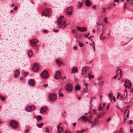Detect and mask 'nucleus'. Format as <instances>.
<instances>
[{"label":"nucleus","instance_id":"nucleus-34","mask_svg":"<svg viewBox=\"0 0 133 133\" xmlns=\"http://www.w3.org/2000/svg\"><path fill=\"white\" fill-rule=\"evenodd\" d=\"M61 124V123H60L59 125H58L57 127V129L59 133H61V131L59 130V128L60 127V125Z\"/></svg>","mask_w":133,"mask_h":133},{"label":"nucleus","instance_id":"nucleus-30","mask_svg":"<svg viewBox=\"0 0 133 133\" xmlns=\"http://www.w3.org/2000/svg\"><path fill=\"white\" fill-rule=\"evenodd\" d=\"M99 39L101 41H103L104 39H106V38L104 37L103 36L99 37Z\"/></svg>","mask_w":133,"mask_h":133},{"label":"nucleus","instance_id":"nucleus-26","mask_svg":"<svg viewBox=\"0 0 133 133\" xmlns=\"http://www.w3.org/2000/svg\"><path fill=\"white\" fill-rule=\"evenodd\" d=\"M32 55V50L29 51L28 53V55L29 57H31Z\"/></svg>","mask_w":133,"mask_h":133},{"label":"nucleus","instance_id":"nucleus-35","mask_svg":"<svg viewBox=\"0 0 133 133\" xmlns=\"http://www.w3.org/2000/svg\"><path fill=\"white\" fill-rule=\"evenodd\" d=\"M0 98L2 101H4L5 100V97H3L1 95L0 96Z\"/></svg>","mask_w":133,"mask_h":133},{"label":"nucleus","instance_id":"nucleus-23","mask_svg":"<svg viewBox=\"0 0 133 133\" xmlns=\"http://www.w3.org/2000/svg\"><path fill=\"white\" fill-rule=\"evenodd\" d=\"M80 87L78 84L76 86L75 88V90L76 91H77L78 90H80Z\"/></svg>","mask_w":133,"mask_h":133},{"label":"nucleus","instance_id":"nucleus-40","mask_svg":"<svg viewBox=\"0 0 133 133\" xmlns=\"http://www.w3.org/2000/svg\"><path fill=\"white\" fill-rule=\"evenodd\" d=\"M104 21L105 23H107V17H105L104 18Z\"/></svg>","mask_w":133,"mask_h":133},{"label":"nucleus","instance_id":"nucleus-62","mask_svg":"<svg viewBox=\"0 0 133 133\" xmlns=\"http://www.w3.org/2000/svg\"><path fill=\"white\" fill-rule=\"evenodd\" d=\"M93 100V98H91V100L90 101V104H91V103L92 101Z\"/></svg>","mask_w":133,"mask_h":133},{"label":"nucleus","instance_id":"nucleus-1","mask_svg":"<svg viewBox=\"0 0 133 133\" xmlns=\"http://www.w3.org/2000/svg\"><path fill=\"white\" fill-rule=\"evenodd\" d=\"M56 22L57 23V25H59L58 27L60 28H65L66 26V21L65 20H64L63 21H57Z\"/></svg>","mask_w":133,"mask_h":133},{"label":"nucleus","instance_id":"nucleus-11","mask_svg":"<svg viewBox=\"0 0 133 133\" xmlns=\"http://www.w3.org/2000/svg\"><path fill=\"white\" fill-rule=\"evenodd\" d=\"M38 40L36 39H33L30 41L31 45L32 46H35L38 43Z\"/></svg>","mask_w":133,"mask_h":133},{"label":"nucleus","instance_id":"nucleus-64","mask_svg":"<svg viewBox=\"0 0 133 133\" xmlns=\"http://www.w3.org/2000/svg\"><path fill=\"white\" fill-rule=\"evenodd\" d=\"M120 133H123V131L122 129L120 131Z\"/></svg>","mask_w":133,"mask_h":133},{"label":"nucleus","instance_id":"nucleus-61","mask_svg":"<svg viewBox=\"0 0 133 133\" xmlns=\"http://www.w3.org/2000/svg\"><path fill=\"white\" fill-rule=\"evenodd\" d=\"M102 33L103 34H104L105 33V31L104 30V29H102Z\"/></svg>","mask_w":133,"mask_h":133},{"label":"nucleus","instance_id":"nucleus-53","mask_svg":"<svg viewBox=\"0 0 133 133\" xmlns=\"http://www.w3.org/2000/svg\"><path fill=\"white\" fill-rule=\"evenodd\" d=\"M111 118H108L106 120V121L107 122H109V121H110L111 119Z\"/></svg>","mask_w":133,"mask_h":133},{"label":"nucleus","instance_id":"nucleus-47","mask_svg":"<svg viewBox=\"0 0 133 133\" xmlns=\"http://www.w3.org/2000/svg\"><path fill=\"white\" fill-rule=\"evenodd\" d=\"M90 33H88V34L87 35H86L85 34L84 35L85 37L86 38H88V36L89 35H90Z\"/></svg>","mask_w":133,"mask_h":133},{"label":"nucleus","instance_id":"nucleus-29","mask_svg":"<svg viewBox=\"0 0 133 133\" xmlns=\"http://www.w3.org/2000/svg\"><path fill=\"white\" fill-rule=\"evenodd\" d=\"M88 75L89 76L88 77L90 79L91 78H93L94 77V76L93 75H90V74L88 73Z\"/></svg>","mask_w":133,"mask_h":133},{"label":"nucleus","instance_id":"nucleus-49","mask_svg":"<svg viewBox=\"0 0 133 133\" xmlns=\"http://www.w3.org/2000/svg\"><path fill=\"white\" fill-rule=\"evenodd\" d=\"M124 98H126L127 97V92L126 93V94L125 95V93L124 94Z\"/></svg>","mask_w":133,"mask_h":133},{"label":"nucleus","instance_id":"nucleus-13","mask_svg":"<svg viewBox=\"0 0 133 133\" xmlns=\"http://www.w3.org/2000/svg\"><path fill=\"white\" fill-rule=\"evenodd\" d=\"M61 73L59 71H57L55 74V77L56 79H58L61 76Z\"/></svg>","mask_w":133,"mask_h":133},{"label":"nucleus","instance_id":"nucleus-51","mask_svg":"<svg viewBox=\"0 0 133 133\" xmlns=\"http://www.w3.org/2000/svg\"><path fill=\"white\" fill-rule=\"evenodd\" d=\"M28 74V73L27 72H25L24 73L23 75L24 76V77H25L27 76V75Z\"/></svg>","mask_w":133,"mask_h":133},{"label":"nucleus","instance_id":"nucleus-36","mask_svg":"<svg viewBox=\"0 0 133 133\" xmlns=\"http://www.w3.org/2000/svg\"><path fill=\"white\" fill-rule=\"evenodd\" d=\"M105 112L104 111L101 112L99 113V114L101 116H103L105 114Z\"/></svg>","mask_w":133,"mask_h":133},{"label":"nucleus","instance_id":"nucleus-5","mask_svg":"<svg viewBox=\"0 0 133 133\" xmlns=\"http://www.w3.org/2000/svg\"><path fill=\"white\" fill-rule=\"evenodd\" d=\"M39 68L38 64L37 63H35L34 64V65L32 66V69L34 71L37 72L39 70Z\"/></svg>","mask_w":133,"mask_h":133},{"label":"nucleus","instance_id":"nucleus-32","mask_svg":"<svg viewBox=\"0 0 133 133\" xmlns=\"http://www.w3.org/2000/svg\"><path fill=\"white\" fill-rule=\"evenodd\" d=\"M102 108L101 107V104H100L98 106V110L99 111H101L102 110L101 108Z\"/></svg>","mask_w":133,"mask_h":133},{"label":"nucleus","instance_id":"nucleus-19","mask_svg":"<svg viewBox=\"0 0 133 133\" xmlns=\"http://www.w3.org/2000/svg\"><path fill=\"white\" fill-rule=\"evenodd\" d=\"M20 72L18 70H16L15 71V74L14 75V77H18L20 75Z\"/></svg>","mask_w":133,"mask_h":133},{"label":"nucleus","instance_id":"nucleus-37","mask_svg":"<svg viewBox=\"0 0 133 133\" xmlns=\"http://www.w3.org/2000/svg\"><path fill=\"white\" fill-rule=\"evenodd\" d=\"M98 119H97L96 120V121L94 122H93V123L96 126L98 124Z\"/></svg>","mask_w":133,"mask_h":133},{"label":"nucleus","instance_id":"nucleus-12","mask_svg":"<svg viewBox=\"0 0 133 133\" xmlns=\"http://www.w3.org/2000/svg\"><path fill=\"white\" fill-rule=\"evenodd\" d=\"M29 85L31 86H35L36 84L35 82L34 81L33 79H30L28 82Z\"/></svg>","mask_w":133,"mask_h":133},{"label":"nucleus","instance_id":"nucleus-9","mask_svg":"<svg viewBox=\"0 0 133 133\" xmlns=\"http://www.w3.org/2000/svg\"><path fill=\"white\" fill-rule=\"evenodd\" d=\"M50 13V11L49 9H45L44 11H43L42 13L43 16H45L46 17L48 16V14Z\"/></svg>","mask_w":133,"mask_h":133},{"label":"nucleus","instance_id":"nucleus-41","mask_svg":"<svg viewBox=\"0 0 133 133\" xmlns=\"http://www.w3.org/2000/svg\"><path fill=\"white\" fill-rule=\"evenodd\" d=\"M79 45L80 47H82L84 45V44L83 43H79Z\"/></svg>","mask_w":133,"mask_h":133},{"label":"nucleus","instance_id":"nucleus-27","mask_svg":"<svg viewBox=\"0 0 133 133\" xmlns=\"http://www.w3.org/2000/svg\"><path fill=\"white\" fill-rule=\"evenodd\" d=\"M44 124L43 123H41L39 124H37V127L39 128H41L42 127V126Z\"/></svg>","mask_w":133,"mask_h":133},{"label":"nucleus","instance_id":"nucleus-56","mask_svg":"<svg viewBox=\"0 0 133 133\" xmlns=\"http://www.w3.org/2000/svg\"><path fill=\"white\" fill-rule=\"evenodd\" d=\"M119 94H120L119 93H117V97H116V98L117 99H118V97H119Z\"/></svg>","mask_w":133,"mask_h":133},{"label":"nucleus","instance_id":"nucleus-3","mask_svg":"<svg viewBox=\"0 0 133 133\" xmlns=\"http://www.w3.org/2000/svg\"><path fill=\"white\" fill-rule=\"evenodd\" d=\"M10 125L12 127V128L13 129L17 128L18 126L17 123L14 120H12L10 122Z\"/></svg>","mask_w":133,"mask_h":133},{"label":"nucleus","instance_id":"nucleus-6","mask_svg":"<svg viewBox=\"0 0 133 133\" xmlns=\"http://www.w3.org/2000/svg\"><path fill=\"white\" fill-rule=\"evenodd\" d=\"M65 90L69 91L71 92L72 90V86L71 84H68L65 86Z\"/></svg>","mask_w":133,"mask_h":133},{"label":"nucleus","instance_id":"nucleus-7","mask_svg":"<svg viewBox=\"0 0 133 133\" xmlns=\"http://www.w3.org/2000/svg\"><path fill=\"white\" fill-rule=\"evenodd\" d=\"M35 106L34 105L28 106L25 108L26 110L28 112L31 111L35 109Z\"/></svg>","mask_w":133,"mask_h":133},{"label":"nucleus","instance_id":"nucleus-63","mask_svg":"<svg viewBox=\"0 0 133 133\" xmlns=\"http://www.w3.org/2000/svg\"><path fill=\"white\" fill-rule=\"evenodd\" d=\"M76 122H75V123H73L72 125H73L74 127H75L76 125Z\"/></svg>","mask_w":133,"mask_h":133},{"label":"nucleus","instance_id":"nucleus-44","mask_svg":"<svg viewBox=\"0 0 133 133\" xmlns=\"http://www.w3.org/2000/svg\"><path fill=\"white\" fill-rule=\"evenodd\" d=\"M127 1L129 2L131 4L133 3V0H127Z\"/></svg>","mask_w":133,"mask_h":133},{"label":"nucleus","instance_id":"nucleus-24","mask_svg":"<svg viewBox=\"0 0 133 133\" xmlns=\"http://www.w3.org/2000/svg\"><path fill=\"white\" fill-rule=\"evenodd\" d=\"M78 5L79 7L80 8H81L83 5V3L81 2H78Z\"/></svg>","mask_w":133,"mask_h":133},{"label":"nucleus","instance_id":"nucleus-48","mask_svg":"<svg viewBox=\"0 0 133 133\" xmlns=\"http://www.w3.org/2000/svg\"><path fill=\"white\" fill-rule=\"evenodd\" d=\"M92 116L91 115L89 116V120H91V119H92Z\"/></svg>","mask_w":133,"mask_h":133},{"label":"nucleus","instance_id":"nucleus-59","mask_svg":"<svg viewBox=\"0 0 133 133\" xmlns=\"http://www.w3.org/2000/svg\"><path fill=\"white\" fill-rule=\"evenodd\" d=\"M49 130L48 128H46V130L45 131L46 132H49Z\"/></svg>","mask_w":133,"mask_h":133},{"label":"nucleus","instance_id":"nucleus-46","mask_svg":"<svg viewBox=\"0 0 133 133\" xmlns=\"http://www.w3.org/2000/svg\"><path fill=\"white\" fill-rule=\"evenodd\" d=\"M63 128L62 127H59V130L61 131V132L63 131Z\"/></svg>","mask_w":133,"mask_h":133},{"label":"nucleus","instance_id":"nucleus-25","mask_svg":"<svg viewBox=\"0 0 133 133\" xmlns=\"http://www.w3.org/2000/svg\"><path fill=\"white\" fill-rule=\"evenodd\" d=\"M42 119V116L40 115H38L37 118V121H39V120H41Z\"/></svg>","mask_w":133,"mask_h":133},{"label":"nucleus","instance_id":"nucleus-16","mask_svg":"<svg viewBox=\"0 0 133 133\" xmlns=\"http://www.w3.org/2000/svg\"><path fill=\"white\" fill-rule=\"evenodd\" d=\"M56 64H58V66H60L62 64L63 62L62 61L59 59H56Z\"/></svg>","mask_w":133,"mask_h":133},{"label":"nucleus","instance_id":"nucleus-55","mask_svg":"<svg viewBox=\"0 0 133 133\" xmlns=\"http://www.w3.org/2000/svg\"><path fill=\"white\" fill-rule=\"evenodd\" d=\"M48 84H44L43 85V86L44 87H46L48 86Z\"/></svg>","mask_w":133,"mask_h":133},{"label":"nucleus","instance_id":"nucleus-15","mask_svg":"<svg viewBox=\"0 0 133 133\" xmlns=\"http://www.w3.org/2000/svg\"><path fill=\"white\" fill-rule=\"evenodd\" d=\"M47 110V108L46 106H44L42 107H41L40 109V112L41 113H43Z\"/></svg>","mask_w":133,"mask_h":133},{"label":"nucleus","instance_id":"nucleus-33","mask_svg":"<svg viewBox=\"0 0 133 133\" xmlns=\"http://www.w3.org/2000/svg\"><path fill=\"white\" fill-rule=\"evenodd\" d=\"M85 130L84 129L82 130L81 131H77L76 133H82L84 132L85 131Z\"/></svg>","mask_w":133,"mask_h":133},{"label":"nucleus","instance_id":"nucleus-4","mask_svg":"<svg viewBox=\"0 0 133 133\" xmlns=\"http://www.w3.org/2000/svg\"><path fill=\"white\" fill-rule=\"evenodd\" d=\"M131 82L128 79L125 80L124 82V86L125 88H130L131 86Z\"/></svg>","mask_w":133,"mask_h":133},{"label":"nucleus","instance_id":"nucleus-50","mask_svg":"<svg viewBox=\"0 0 133 133\" xmlns=\"http://www.w3.org/2000/svg\"><path fill=\"white\" fill-rule=\"evenodd\" d=\"M59 96H61L62 97H63V95L62 93H59Z\"/></svg>","mask_w":133,"mask_h":133},{"label":"nucleus","instance_id":"nucleus-2","mask_svg":"<svg viewBox=\"0 0 133 133\" xmlns=\"http://www.w3.org/2000/svg\"><path fill=\"white\" fill-rule=\"evenodd\" d=\"M40 75L41 77L44 79L47 78L49 76L48 71L46 70L43 71L41 74Z\"/></svg>","mask_w":133,"mask_h":133},{"label":"nucleus","instance_id":"nucleus-20","mask_svg":"<svg viewBox=\"0 0 133 133\" xmlns=\"http://www.w3.org/2000/svg\"><path fill=\"white\" fill-rule=\"evenodd\" d=\"M85 4L87 6L89 7L90 6L91 3L89 0H86L85 2Z\"/></svg>","mask_w":133,"mask_h":133},{"label":"nucleus","instance_id":"nucleus-43","mask_svg":"<svg viewBox=\"0 0 133 133\" xmlns=\"http://www.w3.org/2000/svg\"><path fill=\"white\" fill-rule=\"evenodd\" d=\"M94 37L93 35H92L89 37H88V38L89 39L91 40V41H92V39H91V38Z\"/></svg>","mask_w":133,"mask_h":133},{"label":"nucleus","instance_id":"nucleus-42","mask_svg":"<svg viewBox=\"0 0 133 133\" xmlns=\"http://www.w3.org/2000/svg\"><path fill=\"white\" fill-rule=\"evenodd\" d=\"M77 28L78 30L82 32V29L81 27L79 26H78L77 27Z\"/></svg>","mask_w":133,"mask_h":133},{"label":"nucleus","instance_id":"nucleus-14","mask_svg":"<svg viewBox=\"0 0 133 133\" xmlns=\"http://www.w3.org/2000/svg\"><path fill=\"white\" fill-rule=\"evenodd\" d=\"M122 70L119 69H117L116 71V75L114 77V78L115 79L116 78L118 73H119V74H120V78L122 76Z\"/></svg>","mask_w":133,"mask_h":133},{"label":"nucleus","instance_id":"nucleus-54","mask_svg":"<svg viewBox=\"0 0 133 133\" xmlns=\"http://www.w3.org/2000/svg\"><path fill=\"white\" fill-rule=\"evenodd\" d=\"M127 3H125L124 4V9L127 7Z\"/></svg>","mask_w":133,"mask_h":133},{"label":"nucleus","instance_id":"nucleus-21","mask_svg":"<svg viewBox=\"0 0 133 133\" xmlns=\"http://www.w3.org/2000/svg\"><path fill=\"white\" fill-rule=\"evenodd\" d=\"M77 70V68L76 67H73L72 69V73L76 72Z\"/></svg>","mask_w":133,"mask_h":133},{"label":"nucleus","instance_id":"nucleus-45","mask_svg":"<svg viewBox=\"0 0 133 133\" xmlns=\"http://www.w3.org/2000/svg\"><path fill=\"white\" fill-rule=\"evenodd\" d=\"M129 123L130 124H131L133 123V121L132 120H130L129 121Z\"/></svg>","mask_w":133,"mask_h":133},{"label":"nucleus","instance_id":"nucleus-22","mask_svg":"<svg viewBox=\"0 0 133 133\" xmlns=\"http://www.w3.org/2000/svg\"><path fill=\"white\" fill-rule=\"evenodd\" d=\"M126 112H127V118H128L129 116V110H125V111L124 114L126 113Z\"/></svg>","mask_w":133,"mask_h":133},{"label":"nucleus","instance_id":"nucleus-52","mask_svg":"<svg viewBox=\"0 0 133 133\" xmlns=\"http://www.w3.org/2000/svg\"><path fill=\"white\" fill-rule=\"evenodd\" d=\"M73 49L74 50H76L77 49V48L76 46H75L73 47Z\"/></svg>","mask_w":133,"mask_h":133},{"label":"nucleus","instance_id":"nucleus-60","mask_svg":"<svg viewBox=\"0 0 133 133\" xmlns=\"http://www.w3.org/2000/svg\"><path fill=\"white\" fill-rule=\"evenodd\" d=\"M102 9H103V11L102 12V13H103V12H105V8H102Z\"/></svg>","mask_w":133,"mask_h":133},{"label":"nucleus","instance_id":"nucleus-39","mask_svg":"<svg viewBox=\"0 0 133 133\" xmlns=\"http://www.w3.org/2000/svg\"><path fill=\"white\" fill-rule=\"evenodd\" d=\"M104 83V82L103 81H100L99 82V84L100 86H102L103 85Z\"/></svg>","mask_w":133,"mask_h":133},{"label":"nucleus","instance_id":"nucleus-58","mask_svg":"<svg viewBox=\"0 0 133 133\" xmlns=\"http://www.w3.org/2000/svg\"><path fill=\"white\" fill-rule=\"evenodd\" d=\"M97 116V119H98V118H100L101 116L100 115V114H99V113L98 114Z\"/></svg>","mask_w":133,"mask_h":133},{"label":"nucleus","instance_id":"nucleus-18","mask_svg":"<svg viewBox=\"0 0 133 133\" xmlns=\"http://www.w3.org/2000/svg\"><path fill=\"white\" fill-rule=\"evenodd\" d=\"M81 118H82L83 121H88L89 120V118L87 116H83L82 117H81L78 120H80V119Z\"/></svg>","mask_w":133,"mask_h":133},{"label":"nucleus","instance_id":"nucleus-28","mask_svg":"<svg viewBox=\"0 0 133 133\" xmlns=\"http://www.w3.org/2000/svg\"><path fill=\"white\" fill-rule=\"evenodd\" d=\"M64 17V16H61L59 18L57 21H63V20H62V19Z\"/></svg>","mask_w":133,"mask_h":133},{"label":"nucleus","instance_id":"nucleus-17","mask_svg":"<svg viewBox=\"0 0 133 133\" xmlns=\"http://www.w3.org/2000/svg\"><path fill=\"white\" fill-rule=\"evenodd\" d=\"M86 67H84L82 69V74H83L84 76H85V75L86 74V72L87 71V70L85 69V68Z\"/></svg>","mask_w":133,"mask_h":133},{"label":"nucleus","instance_id":"nucleus-38","mask_svg":"<svg viewBox=\"0 0 133 133\" xmlns=\"http://www.w3.org/2000/svg\"><path fill=\"white\" fill-rule=\"evenodd\" d=\"M113 94L112 93H111V92H110V93H108V96L109 97H111L112 96Z\"/></svg>","mask_w":133,"mask_h":133},{"label":"nucleus","instance_id":"nucleus-10","mask_svg":"<svg viewBox=\"0 0 133 133\" xmlns=\"http://www.w3.org/2000/svg\"><path fill=\"white\" fill-rule=\"evenodd\" d=\"M56 99V96L54 94H52L49 95V99L51 101H55Z\"/></svg>","mask_w":133,"mask_h":133},{"label":"nucleus","instance_id":"nucleus-8","mask_svg":"<svg viewBox=\"0 0 133 133\" xmlns=\"http://www.w3.org/2000/svg\"><path fill=\"white\" fill-rule=\"evenodd\" d=\"M73 9L72 6L67 8L66 9L67 14L69 15H70L72 14Z\"/></svg>","mask_w":133,"mask_h":133},{"label":"nucleus","instance_id":"nucleus-57","mask_svg":"<svg viewBox=\"0 0 133 133\" xmlns=\"http://www.w3.org/2000/svg\"><path fill=\"white\" fill-rule=\"evenodd\" d=\"M29 131V129H26L25 131V132L26 133L28 132Z\"/></svg>","mask_w":133,"mask_h":133},{"label":"nucleus","instance_id":"nucleus-31","mask_svg":"<svg viewBox=\"0 0 133 133\" xmlns=\"http://www.w3.org/2000/svg\"><path fill=\"white\" fill-rule=\"evenodd\" d=\"M82 32H83L84 31H86L87 30V28L85 27H83L82 28Z\"/></svg>","mask_w":133,"mask_h":133}]
</instances>
